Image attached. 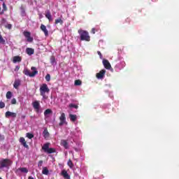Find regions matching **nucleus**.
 Listing matches in <instances>:
<instances>
[{"mask_svg": "<svg viewBox=\"0 0 179 179\" xmlns=\"http://www.w3.org/2000/svg\"><path fill=\"white\" fill-rule=\"evenodd\" d=\"M78 34H80V40L81 41H90V36L87 31L83 29H79Z\"/></svg>", "mask_w": 179, "mask_h": 179, "instance_id": "f257e3e1", "label": "nucleus"}, {"mask_svg": "<svg viewBox=\"0 0 179 179\" xmlns=\"http://www.w3.org/2000/svg\"><path fill=\"white\" fill-rule=\"evenodd\" d=\"M31 69L33 71L31 73H30V70L27 68L24 69L23 73L26 75V76H29V78H34V76L38 73V71H37V69L34 66L31 67Z\"/></svg>", "mask_w": 179, "mask_h": 179, "instance_id": "f03ea898", "label": "nucleus"}, {"mask_svg": "<svg viewBox=\"0 0 179 179\" xmlns=\"http://www.w3.org/2000/svg\"><path fill=\"white\" fill-rule=\"evenodd\" d=\"M40 94L42 96L43 99H48V96H45V93H50V88H48V85L47 84L44 83L42 84L40 87Z\"/></svg>", "mask_w": 179, "mask_h": 179, "instance_id": "7ed1b4c3", "label": "nucleus"}, {"mask_svg": "<svg viewBox=\"0 0 179 179\" xmlns=\"http://www.w3.org/2000/svg\"><path fill=\"white\" fill-rule=\"evenodd\" d=\"M10 166H12V161L9 159H3L0 161V170L2 169H9Z\"/></svg>", "mask_w": 179, "mask_h": 179, "instance_id": "20e7f679", "label": "nucleus"}, {"mask_svg": "<svg viewBox=\"0 0 179 179\" xmlns=\"http://www.w3.org/2000/svg\"><path fill=\"white\" fill-rule=\"evenodd\" d=\"M42 150L44 151L45 153H48V155H51V153H55L57 152L55 148H50V143H46L43 144L42 147Z\"/></svg>", "mask_w": 179, "mask_h": 179, "instance_id": "39448f33", "label": "nucleus"}, {"mask_svg": "<svg viewBox=\"0 0 179 179\" xmlns=\"http://www.w3.org/2000/svg\"><path fill=\"white\" fill-rule=\"evenodd\" d=\"M23 34L24 37H26L27 41H28L29 43H33V37L31 36V34L29 31H24L23 32Z\"/></svg>", "mask_w": 179, "mask_h": 179, "instance_id": "423d86ee", "label": "nucleus"}, {"mask_svg": "<svg viewBox=\"0 0 179 179\" xmlns=\"http://www.w3.org/2000/svg\"><path fill=\"white\" fill-rule=\"evenodd\" d=\"M33 108L36 110V113L40 111V102L38 101H35L32 103Z\"/></svg>", "mask_w": 179, "mask_h": 179, "instance_id": "0eeeda50", "label": "nucleus"}, {"mask_svg": "<svg viewBox=\"0 0 179 179\" xmlns=\"http://www.w3.org/2000/svg\"><path fill=\"white\" fill-rule=\"evenodd\" d=\"M60 122L59 123V127H62L63 124H65V121H66V117L65 116V113H62L59 117Z\"/></svg>", "mask_w": 179, "mask_h": 179, "instance_id": "6e6552de", "label": "nucleus"}, {"mask_svg": "<svg viewBox=\"0 0 179 179\" xmlns=\"http://www.w3.org/2000/svg\"><path fill=\"white\" fill-rule=\"evenodd\" d=\"M105 75H106V70L102 69L98 73H96V76L97 79H103Z\"/></svg>", "mask_w": 179, "mask_h": 179, "instance_id": "1a4fd4ad", "label": "nucleus"}, {"mask_svg": "<svg viewBox=\"0 0 179 179\" xmlns=\"http://www.w3.org/2000/svg\"><path fill=\"white\" fill-rule=\"evenodd\" d=\"M6 118H9V117H12V118H16L17 114L16 113L10 112V111H7L5 114Z\"/></svg>", "mask_w": 179, "mask_h": 179, "instance_id": "9d476101", "label": "nucleus"}, {"mask_svg": "<svg viewBox=\"0 0 179 179\" xmlns=\"http://www.w3.org/2000/svg\"><path fill=\"white\" fill-rule=\"evenodd\" d=\"M103 64L104 68H106V69H111V64H110V62H108V60L103 59Z\"/></svg>", "mask_w": 179, "mask_h": 179, "instance_id": "9b49d317", "label": "nucleus"}, {"mask_svg": "<svg viewBox=\"0 0 179 179\" xmlns=\"http://www.w3.org/2000/svg\"><path fill=\"white\" fill-rule=\"evenodd\" d=\"M20 142L21 143V145L24 146V148H26V149H29V145H27V141H26V139H24V138L21 137L20 138Z\"/></svg>", "mask_w": 179, "mask_h": 179, "instance_id": "f8f14e48", "label": "nucleus"}, {"mask_svg": "<svg viewBox=\"0 0 179 179\" xmlns=\"http://www.w3.org/2000/svg\"><path fill=\"white\" fill-rule=\"evenodd\" d=\"M41 30H42V31H43L45 37H48V30L47 29V27H45V25L41 24Z\"/></svg>", "mask_w": 179, "mask_h": 179, "instance_id": "ddd939ff", "label": "nucleus"}, {"mask_svg": "<svg viewBox=\"0 0 179 179\" xmlns=\"http://www.w3.org/2000/svg\"><path fill=\"white\" fill-rule=\"evenodd\" d=\"M61 176H62V177H64V179H71V176H69L66 170H62Z\"/></svg>", "mask_w": 179, "mask_h": 179, "instance_id": "4468645a", "label": "nucleus"}, {"mask_svg": "<svg viewBox=\"0 0 179 179\" xmlns=\"http://www.w3.org/2000/svg\"><path fill=\"white\" fill-rule=\"evenodd\" d=\"M45 16L49 20V22H52V15H51V12L50 10H46Z\"/></svg>", "mask_w": 179, "mask_h": 179, "instance_id": "2eb2a0df", "label": "nucleus"}, {"mask_svg": "<svg viewBox=\"0 0 179 179\" xmlns=\"http://www.w3.org/2000/svg\"><path fill=\"white\" fill-rule=\"evenodd\" d=\"M20 171L21 173H25V174H27V173H29V169H27V168H24V167L19 168L16 170L15 173H17Z\"/></svg>", "mask_w": 179, "mask_h": 179, "instance_id": "dca6fc26", "label": "nucleus"}, {"mask_svg": "<svg viewBox=\"0 0 179 179\" xmlns=\"http://www.w3.org/2000/svg\"><path fill=\"white\" fill-rule=\"evenodd\" d=\"M60 143L62 146H64V149H69V143L66 140H62Z\"/></svg>", "mask_w": 179, "mask_h": 179, "instance_id": "f3484780", "label": "nucleus"}, {"mask_svg": "<svg viewBox=\"0 0 179 179\" xmlns=\"http://www.w3.org/2000/svg\"><path fill=\"white\" fill-rule=\"evenodd\" d=\"M13 62L16 64V62H22V57L20 56H15L13 58Z\"/></svg>", "mask_w": 179, "mask_h": 179, "instance_id": "a211bd4d", "label": "nucleus"}, {"mask_svg": "<svg viewBox=\"0 0 179 179\" xmlns=\"http://www.w3.org/2000/svg\"><path fill=\"white\" fill-rule=\"evenodd\" d=\"M26 52L28 55H33V54H34V49L31 48H27L26 49Z\"/></svg>", "mask_w": 179, "mask_h": 179, "instance_id": "6ab92c4d", "label": "nucleus"}, {"mask_svg": "<svg viewBox=\"0 0 179 179\" xmlns=\"http://www.w3.org/2000/svg\"><path fill=\"white\" fill-rule=\"evenodd\" d=\"M20 86V80H15L13 84V87L15 89H19Z\"/></svg>", "mask_w": 179, "mask_h": 179, "instance_id": "aec40b11", "label": "nucleus"}, {"mask_svg": "<svg viewBox=\"0 0 179 179\" xmlns=\"http://www.w3.org/2000/svg\"><path fill=\"white\" fill-rule=\"evenodd\" d=\"M42 174H44V176H48L50 174V171H48L47 166L43 168Z\"/></svg>", "mask_w": 179, "mask_h": 179, "instance_id": "412c9836", "label": "nucleus"}, {"mask_svg": "<svg viewBox=\"0 0 179 179\" xmlns=\"http://www.w3.org/2000/svg\"><path fill=\"white\" fill-rule=\"evenodd\" d=\"M43 136L45 138H50V133L47 129L43 130Z\"/></svg>", "mask_w": 179, "mask_h": 179, "instance_id": "4be33fe9", "label": "nucleus"}, {"mask_svg": "<svg viewBox=\"0 0 179 179\" xmlns=\"http://www.w3.org/2000/svg\"><path fill=\"white\" fill-rule=\"evenodd\" d=\"M69 118H70L71 121H72L73 122H75V121H76L77 116H76V115L70 114Z\"/></svg>", "mask_w": 179, "mask_h": 179, "instance_id": "5701e85b", "label": "nucleus"}, {"mask_svg": "<svg viewBox=\"0 0 179 179\" xmlns=\"http://www.w3.org/2000/svg\"><path fill=\"white\" fill-rule=\"evenodd\" d=\"M50 64L52 65H57V62L55 61V57L54 56L50 57Z\"/></svg>", "mask_w": 179, "mask_h": 179, "instance_id": "b1692460", "label": "nucleus"}, {"mask_svg": "<svg viewBox=\"0 0 179 179\" xmlns=\"http://www.w3.org/2000/svg\"><path fill=\"white\" fill-rule=\"evenodd\" d=\"M8 10V7H6V4L5 3H3V10L2 12L0 13V15H3L4 12H6Z\"/></svg>", "mask_w": 179, "mask_h": 179, "instance_id": "393cba45", "label": "nucleus"}, {"mask_svg": "<svg viewBox=\"0 0 179 179\" xmlns=\"http://www.w3.org/2000/svg\"><path fill=\"white\" fill-rule=\"evenodd\" d=\"M55 24H58V23H59L60 24H64V20H62V19L61 18H57L55 20Z\"/></svg>", "mask_w": 179, "mask_h": 179, "instance_id": "a878e982", "label": "nucleus"}, {"mask_svg": "<svg viewBox=\"0 0 179 179\" xmlns=\"http://www.w3.org/2000/svg\"><path fill=\"white\" fill-rule=\"evenodd\" d=\"M48 114H52V110L51 109H46L44 111V115H48Z\"/></svg>", "mask_w": 179, "mask_h": 179, "instance_id": "bb28decb", "label": "nucleus"}, {"mask_svg": "<svg viewBox=\"0 0 179 179\" xmlns=\"http://www.w3.org/2000/svg\"><path fill=\"white\" fill-rule=\"evenodd\" d=\"M6 97L8 99H12V92L10 91L7 92Z\"/></svg>", "mask_w": 179, "mask_h": 179, "instance_id": "cd10ccee", "label": "nucleus"}, {"mask_svg": "<svg viewBox=\"0 0 179 179\" xmlns=\"http://www.w3.org/2000/svg\"><path fill=\"white\" fill-rule=\"evenodd\" d=\"M74 85L76 86H80V85H82V81L80 80H76Z\"/></svg>", "mask_w": 179, "mask_h": 179, "instance_id": "c85d7f7f", "label": "nucleus"}, {"mask_svg": "<svg viewBox=\"0 0 179 179\" xmlns=\"http://www.w3.org/2000/svg\"><path fill=\"white\" fill-rule=\"evenodd\" d=\"M67 164L70 169H73V163L72 162V160L69 159L67 162Z\"/></svg>", "mask_w": 179, "mask_h": 179, "instance_id": "c756f323", "label": "nucleus"}, {"mask_svg": "<svg viewBox=\"0 0 179 179\" xmlns=\"http://www.w3.org/2000/svg\"><path fill=\"white\" fill-rule=\"evenodd\" d=\"M69 107L70 108H76V109L79 108V106L78 105H75L73 103H70Z\"/></svg>", "mask_w": 179, "mask_h": 179, "instance_id": "7c9ffc66", "label": "nucleus"}, {"mask_svg": "<svg viewBox=\"0 0 179 179\" xmlns=\"http://www.w3.org/2000/svg\"><path fill=\"white\" fill-rule=\"evenodd\" d=\"M27 137H28L29 139H33V138H34V135L31 133H27Z\"/></svg>", "mask_w": 179, "mask_h": 179, "instance_id": "2f4dec72", "label": "nucleus"}, {"mask_svg": "<svg viewBox=\"0 0 179 179\" xmlns=\"http://www.w3.org/2000/svg\"><path fill=\"white\" fill-rule=\"evenodd\" d=\"M45 79L47 82H50V80H51V76L50 74H47L45 77Z\"/></svg>", "mask_w": 179, "mask_h": 179, "instance_id": "473e14b6", "label": "nucleus"}, {"mask_svg": "<svg viewBox=\"0 0 179 179\" xmlns=\"http://www.w3.org/2000/svg\"><path fill=\"white\" fill-rule=\"evenodd\" d=\"M0 44H5V39H3L2 35H0Z\"/></svg>", "mask_w": 179, "mask_h": 179, "instance_id": "72a5a7b5", "label": "nucleus"}, {"mask_svg": "<svg viewBox=\"0 0 179 179\" xmlns=\"http://www.w3.org/2000/svg\"><path fill=\"white\" fill-rule=\"evenodd\" d=\"M0 108H5V102L2 101H0Z\"/></svg>", "mask_w": 179, "mask_h": 179, "instance_id": "f704fd0d", "label": "nucleus"}, {"mask_svg": "<svg viewBox=\"0 0 179 179\" xmlns=\"http://www.w3.org/2000/svg\"><path fill=\"white\" fill-rule=\"evenodd\" d=\"M41 166H43V160L39 161L38 164V167H41Z\"/></svg>", "mask_w": 179, "mask_h": 179, "instance_id": "c9c22d12", "label": "nucleus"}, {"mask_svg": "<svg viewBox=\"0 0 179 179\" xmlns=\"http://www.w3.org/2000/svg\"><path fill=\"white\" fill-rule=\"evenodd\" d=\"M11 104H16V99L13 98V99L11 100Z\"/></svg>", "mask_w": 179, "mask_h": 179, "instance_id": "e433bc0d", "label": "nucleus"}, {"mask_svg": "<svg viewBox=\"0 0 179 179\" xmlns=\"http://www.w3.org/2000/svg\"><path fill=\"white\" fill-rule=\"evenodd\" d=\"M91 33H92V34H96V29L95 28H92Z\"/></svg>", "mask_w": 179, "mask_h": 179, "instance_id": "4c0bfd02", "label": "nucleus"}, {"mask_svg": "<svg viewBox=\"0 0 179 179\" xmlns=\"http://www.w3.org/2000/svg\"><path fill=\"white\" fill-rule=\"evenodd\" d=\"M125 21L127 22V23H131V18L127 17Z\"/></svg>", "mask_w": 179, "mask_h": 179, "instance_id": "58836bf2", "label": "nucleus"}, {"mask_svg": "<svg viewBox=\"0 0 179 179\" xmlns=\"http://www.w3.org/2000/svg\"><path fill=\"white\" fill-rule=\"evenodd\" d=\"M6 27H7V29H12V24H8L7 26H6Z\"/></svg>", "mask_w": 179, "mask_h": 179, "instance_id": "ea45409f", "label": "nucleus"}, {"mask_svg": "<svg viewBox=\"0 0 179 179\" xmlns=\"http://www.w3.org/2000/svg\"><path fill=\"white\" fill-rule=\"evenodd\" d=\"M97 54H98V55H99L100 58H101V57H103L102 55H101V52L98 51Z\"/></svg>", "mask_w": 179, "mask_h": 179, "instance_id": "a19ab883", "label": "nucleus"}, {"mask_svg": "<svg viewBox=\"0 0 179 179\" xmlns=\"http://www.w3.org/2000/svg\"><path fill=\"white\" fill-rule=\"evenodd\" d=\"M20 69V66H16L15 71H19Z\"/></svg>", "mask_w": 179, "mask_h": 179, "instance_id": "79ce46f5", "label": "nucleus"}, {"mask_svg": "<svg viewBox=\"0 0 179 179\" xmlns=\"http://www.w3.org/2000/svg\"><path fill=\"white\" fill-rule=\"evenodd\" d=\"M22 13H24V12H25V11H24V8H22Z\"/></svg>", "mask_w": 179, "mask_h": 179, "instance_id": "37998d69", "label": "nucleus"}, {"mask_svg": "<svg viewBox=\"0 0 179 179\" xmlns=\"http://www.w3.org/2000/svg\"><path fill=\"white\" fill-rule=\"evenodd\" d=\"M0 1H3V0H0Z\"/></svg>", "mask_w": 179, "mask_h": 179, "instance_id": "c03bdc74", "label": "nucleus"}]
</instances>
